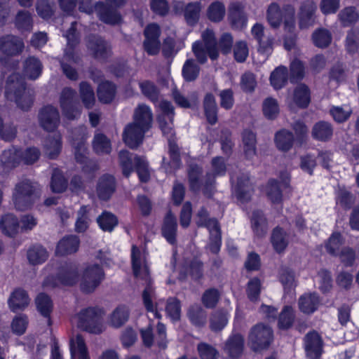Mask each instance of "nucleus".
I'll use <instances>...</instances> for the list:
<instances>
[{
    "label": "nucleus",
    "instance_id": "nucleus-49",
    "mask_svg": "<svg viewBox=\"0 0 359 359\" xmlns=\"http://www.w3.org/2000/svg\"><path fill=\"white\" fill-rule=\"evenodd\" d=\"M293 100L299 108L305 109L309 106L311 101L310 90L306 84L301 83L295 88Z\"/></svg>",
    "mask_w": 359,
    "mask_h": 359
},
{
    "label": "nucleus",
    "instance_id": "nucleus-24",
    "mask_svg": "<svg viewBox=\"0 0 359 359\" xmlns=\"http://www.w3.org/2000/svg\"><path fill=\"white\" fill-rule=\"evenodd\" d=\"M334 128L332 125L325 121H320L316 123L311 130L312 137L317 141L328 142L333 136Z\"/></svg>",
    "mask_w": 359,
    "mask_h": 359
},
{
    "label": "nucleus",
    "instance_id": "nucleus-47",
    "mask_svg": "<svg viewBox=\"0 0 359 359\" xmlns=\"http://www.w3.org/2000/svg\"><path fill=\"white\" fill-rule=\"evenodd\" d=\"M338 19L342 27H350L359 20V12L355 6H347L339 11Z\"/></svg>",
    "mask_w": 359,
    "mask_h": 359
},
{
    "label": "nucleus",
    "instance_id": "nucleus-61",
    "mask_svg": "<svg viewBox=\"0 0 359 359\" xmlns=\"http://www.w3.org/2000/svg\"><path fill=\"white\" fill-rule=\"evenodd\" d=\"M135 171L141 182L146 183L150 180L149 165L144 156H134Z\"/></svg>",
    "mask_w": 359,
    "mask_h": 359
},
{
    "label": "nucleus",
    "instance_id": "nucleus-32",
    "mask_svg": "<svg viewBox=\"0 0 359 359\" xmlns=\"http://www.w3.org/2000/svg\"><path fill=\"white\" fill-rule=\"evenodd\" d=\"M290 79L288 69L285 66L280 65L271 73L269 81L275 90L284 88Z\"/></svg>",
    "mask_w": 359,
    "mask_h": 359
},
{
    "label": "nucleus",
    "instance_id": "nucleus-19",
    "mask_svg": "<svg viewBox=\"0 0 359 359\" xmlns=\"http://www.w3.org/2000/svg\"><path fill=\"white\" fill-rule=\"evenodd\" d=\"M177 222L172 212L169 210L165 215L161 226V234L170 245L177 243Z\"/></svg>",
    "mask_w": 359,
    "mask_h": 359
},
{
    "label": "nucleus",
    "instance_id": "nucleus-31",
    "mask_svg": "<svg viewBox=\"0 0 359 359\" xmlns=\"http://www.w3.org/2000/svg\"><path fill=\"white\" fill-rule=\"evenodd\" d=\"M278 319L277 327L280 330H288L295 323L296 313L292 306L285 305L281 309Z\"/></svg>",
    "mask_w": 359,
    "mask_h": 359
},
{
    "label": "nucleus",
    "instance_id": "nucleus-16",
    "mask_svg": "<svg viewBox=\"0 0 359 359\" xmlns=\"http://www.w3.org/2000/svg\"><path fill=\"white\" fill-rule=\"evenodd\" d=\"M304 340L308 359H320L323 353V340L318 333L314 330L309 332Z\"/></svg>",
    "mask_w": 359,
    "mask_h": 359
},
{
    "label": "nucleus",
    "instance_id": "nucleus-13",
    "mask_svg": "<svg viewBox=\"0 0 359 359\" xmlns=\"http://www.w3.org/2000/svg\"><path fill=\"white\" fill-rule=\"evenodd\" d=\"M76 92L71 88H65L61 92L60 104L64 116L69 120L77 118L81 111L75 104L74 100Z\"/></svg>",
    "mask_w": 359,
    "mask_h": 359
},
{
    "label": "nucleus",
    "instance_id": "nucleus-62",
    "mask_svg": "<svg viewBox=\"0 0 359 359\" xmlns=\"http://www.w3.org/2000/svg\"><path fill=\"white\" fill-rule=\"evenodd\" d=\"M345 48L350 55H354L359 50V28H352L347 32Z\"/></svg>",
    "mask_w": 359,
    "mask_h": 359
},
{
    "label": "nucleus",
    "instance_id": "nucleus-21",
    "mask_svg": "<svg viewBox=\"0 0 359 359\" xmlns=\"http://www.w3.org/2000/svg\"><path fill=\"white\" fill-rule=\"evenodd\" d=\"M203 168L197 164L189 165L187 171L189 187L191 191L197 194L203 191L205 184V177H203Z\"/></svg>",
    "mask_w": 359,
    "mask_h": 359
},
{
    "label": "nucleus",
    "instance_id": "nucleus-27",
    "mask_svg": "<svg viewBox=\"0 0 359 359\" xmlns=\"http://www.w3.org/2000/svg\"><path fill=\"white\" fill-rule=\"evenodd\" d=\"M143 304L147 312L154 313V317L161 319L162 316L160 313L158 305V302L154 304L153 300L156 299L155 288L153 287V283L149 281L142 292Z\"/></svg>",
    "mask_w": 359,
    "mask_h": 359
},
{
    "label": "nucleus",
    "instance_id": "nucleus-29",
    "mask_svg": "<svg viewBox=\"0 0 359 359\" xmlns=\"http://www.w3.org/2000/svg\"><path fill=\"white\" fill-rule=\"evenodd\" d=\"M79 244L80 240L77 236H66L58 242L55 252L60 256L74 253L78 250Z\"/></svg>",
    "mask_w": 359,
    "mask_h": 359
},
{
    "label": "nucleus",
    "instance_id": "nucleus-5",
    "mask_svg": "<svg viewBox=\"0 0 359 359\" xmlns=\"http://www.w3.org/2000/svg\"><path fill=\"white\" fill-rule=\"evenodd\" d=\"M79 280L78 268L72 263L62 265L56 276H47L43 283V286L47 288H55L60 285H74Z\"/></svg>",
    "mask_w": 359,
    "mask_h": 359
},
{
    "label": "nucleus",
    "instance_id": "nucleus-35",
    "mask_svg": "<svg viewBox=\"0 0 359 359\" xmlns=\"http://www.w3.org/2000/svg\"><path fill=\"white\" fill-rule=\"evenodd\" d=\"M271 242L274 250L278 254L282 253L288 245V236L283 228L276 226L272 231Z\"/></svg>",
    "mask_w": 359,
    "mask_h": 359
},
{
    "label": "nucleus",
    "instance_id": "nucleus-50",
    "mask_svg": "<svg viewBox=\"0 0 359 359\" xmlns=\"http://www.w3.org/2000/svg\"><path fill=\"white\" fill-rule=\"evenodd\" d=\"M21 150L15 148L3 151L0 161L6 168H15L21 162Z\"/></svg>",
    "mask_w": 359,
    "mask_h": 359
},
{
    "label": "nucleus",
    "instance_id": "nucleus-7",
    "mask_svg": "<svg viewBox=\"0 0 359 359\" xmlns=\"http://www.w3.org/2000/svg\"><path fill=\"white\" fill-rule=\"evenodd\" d=\"M105 278L102 267L97 264L88 266L82 273L81 290L83 292L90 294L98 287Z\"/></svg>",
    "mask_w": 359,
    "mask_h": 359
},
{
    "label": "nucleus",
    "instance_id": "nucleus-39",
    "mask_svg": "<svg viewBox=\"0 0 359 359\" xmlns=\"http://www.w3.org/2000/svg\"><path fill=\"white\" fill-rule=\"evenodd\" d=\"M35 304L37 311L41 316L48 319V325H50V317L53 309L51 298L43 292L39 293L35 299Z\"/></svg>",
    "mask_w": 359,
    "mask_h": 359
},
{
    "label": "nucleus",
    "instance_id": "nucleus-34",
    "mask_svg": "<svg viewBox=\"0 0 359 359\" xmlns=\"http://www.w3.org/2000/svg\"><path fill=\"white\" fill-rule=\"evenodd\" d=\"M242 141L245 158L252 159L257 155L256 134L250 130H244L242 133Z\"/></svg>",
    "mask_w": 359,
    "mask_h": 359
},
{
    "label": "nucleus",
    "instance_id": "nucleus-52",
    "mask_svg": "<svg viewBox=\"0 0 359 359\" xmlns=\"http://www.w3.org/2000/svg\"><path fill=\"white\" fill-rule=\"evenodd\" d=\"M93 148L97 154H109L111 151L110 140L103 133H97L93 140Z\"/></svg>",
    "mask_w": 359,
    "mask_h": 359
},
{
    "label": "nucleus",
    "instance_id": "nucleus-23",
    "mask_svg": "<svg viewBox=\"0 0 359 359\" xmlns=\"http://www.w3.org/2000/svg\"><path fill=\"white\" fill-rule=\"evenodd\" d=\"M69 350L72 359H90L85 339L80 334L69 340Z\"/></svg>",
    "mask_w": 359,
    "mask_h": 359
},
{
    "label": "nucleus",
    "instance_id": "nucleus-22",
    "mask_svg": "<svg viewBox=\"0 0 359 359\" xmlns=\"http://www.w3.org/2000/svg\"><path fill=\"white\" fill-rule=\"evenodd\" d=\"M244 341V337L242 334H231L225 342L224 351L230 358H238L243 352Z\"/></svg>",
    "mask_w": 359,
    "mask_h": 359
},
{
    "label": "nucleus",
    "instance_id": "nucleus-11",
    "mask_svg": "<svg viewBox=\"0 0 359 359\" xmlns=\"http://www.w3.org/2000/svg\"><path fill=\"white\" fill-rule=\"evenodd\" d=\"M245 9V5L243 2L233 1L229 4L227 19L232 29L240 30L246 27L248 15Z\"/></svg>",
    "mask_w": 359,
    "mask_h": 359
},
{
    "label": "nucleus",
    "instance_id": "nucleus-51",
    "mask_svg": "<svg viewBox=\"0 0 359 359\" xmlns=\"http://www.w3.org/2000/svg\"><path fill=\"white\" fill-rule=\"evenodd\" d=\"M15 26L20 32H30L33 27V19L28 11H19L15 18Z\"/></svg>",
    "mask_w": 359,
    "mask_h": 359
},
{
    "label": "nucleus",
    "instance_id": "nucleus-4",
    "mask_svg": "<svg viewBox=\"0 0 359 359\" xmlns=\"http://www.w3.org/2000/svg\"><path fill=\"white\" fill-rule=\"evenodd\" d=\"M38 197L37 184L29 180L18 182L13 191V203L20 211L31 208Z\"/></svg>",
    "mask_w": 359,
    "mask_h": 359
},
{
    "label": "nucleus",
    "instance_id": "nucleus-25",
    "mask_svg": "<svg viewBox=\"0 0 359 359\" xmlns=\"http://www.w3.org/2000/svg\"><path fill=\"white\" fill-rule=\"evenodd\" d=\"M153 114L149 107L145 104H139L135 109L133 123L149 130L151 128Z\"/></svg>",
    "mask_w": 359,
    "mask_h": 359
},
{
    "label": "nucleus",
    "instance_id": "nucleus-46",
    "mask_svg": "<svg viewBox=\"0 0 359 359\" xmlns=\"http://www.w3.org/2000/svg\"><path fill=\"white\" fill-rule=\"evenodd\" d=\"M201 11V4L199 1L187 4L183 10L186 22L189 26H194L198 22Z\"/></svg>",
    "mask_w": 359,
    "mask_h": 359
},
{
    "label": "nucleus",
    "instance_id": "nucleus-30",
    "mask_svg": "<svg viewBox=\"0 0 359 359\" xmlns=\"http://www.w3.org/2000/svg\"><path fill=\"white\" fill-rule=\"evenodd\" d=\"M203 107L208 123L211 126L216 124L218 121V107L213 94L210 93L205 94L203 101Z\"/></svg>",
    "mask_w": 359,
    "mask_h": 359
},
{
    "label": "nucleus",
    "instance_id": "nucleus-37",
    "mask_svg": "<svg viewBox=\"0 0 359 359\" xmlns=\"http://www.w3.org/2000/svg\"><path fill=\"white\" fill-rule=\"evenodd\" d=\"M62 149V137L60 134L49 135L45 142L44 152L50 159H55Z\"/></svg>",
    "mask_w": 359,
    "mask_h": 359
},
{
    "label": "nucleus",
    "instance_id": "nucleus-55",
    "mask_svg": "<svg viewBox=\"0 0 359 359\" xmlns=\"http://www.w3.org/2000/svg\"><path fill=\"white\" fill-rule=\"evenodd\" d=\"M262 283L258 277H253L246 285L245 292L248 299L252 302H257L260 299Z\"/></svg>",
    "mask_w": 359,
    "mask_h": 359
},
{
    "label": "nucleus",
    "instance_id": "nucleus-54",
    "mask_svg": "<svg viewBox=\"0 0 359 359\" xmlns=\"http://www.w3.org/2000/svg\"><path fill=\"white\" fill-rule=\"evenodd\" d=\"M305 65L299 59H294L290 64V81L291 83H297L302 81L305 76Z\"/></svg>",
    "mask_w": 359,
    "mask_h": 359
},
{
    "label": "nucleus",
    "instance_id": "nucleus-64",
    "mask_svg": "<svg viewBox=\"0 0 359 359\" xmlns=\"http://www.w3.org/2000/svg\"><path fill=\"white\" fill-rule=\"evenodd\" d=\"M119 165L122 169L123 175L128 177L133 171V154L128 150H121L118 153Z\"/></svg>",
    "mask_w": 359,
    "mask_h": 359
},
{
    "label": "nucleus",
    "instance_id": "nucleus-3",
    "mask_svg": "<svg viewBox=\"0 0 359 359\" xmlns=\"http://www.w3.org/2000/svg\"><path fill=\"white\" fill-rule=\"evenodd\" d=\"M23 41L14 35H6L0 37V52L4 56L0 57L1 63L10 69L18 68L19 61L11 59L19 55L24 49Z\"/></svg>",
    "mask_w": 359,
    "mask_h": 359
},
{
    "label": "nucleus",
    "instance_id": "nucleus-14",
    "mask_svg": "<svg viewBox=\"0 0 359 359\" xmlns=\"http://www.w3.org/2000/svg\"><path fill=\"white\" fill-rule=\"evenodd\" d=\"M148 130L135 123H128L123 132V140L130 149H137L143 142L145 133Z\"/></svg>",
    "mask_w": 359,
    "mask_h": 359
},
{
    "label": "nucleus",
    "instance_id": "nucleus-48",
    "mask_svg": "<svg viewBox=\"0 0 359 359\" xmlns=\"http://www.w3.org/2000/svg\"><path fill=\"white\" fill-rule=\"evenodd\" d=\"M43 65L35 57H29L25 62L24 74L29 79H36L42 72Z\"/></svg>",
    "mask_w": 359,
    "mask_h": 359
},
{
    "label": "nucleus",
    "instance_id": "nucleus-41",
    "mask_svg": "<svg viewBox=\"0 0 359 359\" xmlns=\"http://www.w3.org/2000/svg\"><path fill=\"white\" fill-rule=\"evenodd\" d=\"M116 86L112 82L106 81L99 84L97 88V97L100 102L111 103L115 97Z\"/></svg>",
    "mask_w": 359,
    "mask_h": 359
},
{
    "label": "nucleus",
    "instance_id": "nucleus-10",
    "mask_svg": "<svg viewBox=\"0 0 359 359\" xmlns=\"http://www.w3.org/2000/svg\"><path fill=\"white\" fill-rule=\"evenodd\" d=\"M284 29L288 32L283 37L284 47L287 50H291L296 46L297 39L295 30V10L294 6L290 4L284 6Z\"/></svg>",
    "mask_w": 359,
    "mask_h": 359
},
{
    "label": "nucleus",
    "instance_id": "nucleus-43",
    "mask_svg": "<svg viewBox=\"0 0 359 359\" xmlns=\"http://www.w3.org/2000/svg\"><path fill=\"white\" fill-rule=\"evenodd\" d=\"M294 140L293 133L286 129H282L275 135L274 141L276 147L282 151L290 150L293 146Z\"/></svg>",
    "mask_w": 359,
    "mask_h": 359
},
{
    "label": "nucleus",
    "instance_id": "nucleus-6",
    "mask_svg": "<svg viewBox=\"0 0 359 359\" xmlns=\"http://www.w3.org/2000/svg\"><path fill=\"white\" fill-rule=\"evenodd\" d=\"M102 311L97 307L82 309L78 313V327L88 332L100 334L102 332Z\"/></svg>",
    "mask_w": 359,
    "mask_h": 359
},
{
    "label": "nucleus",
    "instance_id": "nucleus-28",
    "mask_svg": "<svg viewBox=\"0 0 359 359\" xmlns=\"http://www.w3.org/2000/svg\"><path fill=\"white\" fill-rule=\"evenodd\" d=\"M131 263L133 274L135 277L145 280L147 284L152 280L149 276V269L145 266L142 269L141 252L135 245H133L131 250Z\"/></svg>",
    "mask_w": 359,
    "mask_h": 359
},
{
    "label": "nucleus",
    "instance_id": "nucleus-53",
    "mask_svg": "<svg viewBox=\"0 0 359 359\" xmlns=\"http://www.w3.org/2000/svg\"><path fill=\"white\" fill-rule=\"evenodd\" d=\"M97 222L102 231L111 232L118 225V221L114 214L104 210L97 218Z\"/></svg>",
    "mask_w": 359,
    "mask_h": 359
},
{
    "label": "nucleus",
    "instance_id": "nucleus-15",
    "mask_svg": "<svg viewBox=\"0 0 359 359\" xmlns=\"http://www.w3.org/2000/svg\"><path fill=\"white\" fill-rule=\"evenodd\" d=\"M41 126L46 131H54L60 123V114L57 109L52 105L43 107L39 113Z\"/></svg>",
    "mask_w": 359,
    "mask_h": 359
},
{
    "label": "nucleus",
    "instance_id": "nucleus-59",
    "mask_svg": "<svg viewBox=\"0 0 359 359\" xmlns=\"http://www.w3.org/2000/svg\"><path fill=\"white\" fill-rule=\"evenodd\" d=\"M313 44L320 48H325L332 42V34L326 29L319 28L315 30L311 36Z\"/></svg>",
    "mask_w": 359,
    "mask_h": 359
},
{
    "label": "nucleus",
    "instance_id": "nucleus-57",
    "mask_svg": "<svg viewBox=\"0 0 359 359\" xmlns=\"http://www.w3.org/2000/svg\"><path fill=\"white\" fill-rule=\"evenodd\" d=\"M226 13L224 4L219 1H214L210 4L207 9V18L212 22H221Z\"/></svg>",
    "mask_w": 359,
    "mask_h": 359
},
{
    "label": "nucleus",
    "instance_id": "nucleus-1",
    "mask_svg": "<svg viewBox=\"0 0 359 359\" xmlns=\"http://www.w3.org/2000/svg\"><path fill=\"white\" fill-rule=\"evenodd\" d=\"M5 96L8 100H13L23 111H28L34 102L33 91L27 89L26 83L19 74H12L8 77Z\"/></svg>",
    "mask_w": 359,
    "mask_h": 359
},
{
    "label": "nucleus",
    "instance_id": "nucleus-18",
    "mask_svg": "<svg viewBox=\"0 0 359 359\" xmlns=\"http://www.w3.org/2000/svg\"><path fill=\"white\" fill-rule=\"evenodd\" d=\"M29 303L30 298L27 292L21 287L15 288L8 299V307L13 313L24 311Z\"/></svg>",
    "mask_w": 359,
    "mask_h": 359
},
{
    "label": "nucleus",
    "instance_id": "nucleus-8",
    "mask_svg": "<svg viewBox=\"0 0 359 359\" xmlns=\"http://www.w3.org/2000/svg\"><path fill=\"white\" fill-rule=\"evenodd\" d=\"M211 165L212 172H208L205 175V184L203 189V194L208 198H211L215 192L216 176L224 175L226 171V164L223 157L216 156L212 159Z\"/></svg>",
    "mask_w": 359,
    "mask_h": 359
},
{
    "label": "nucleus",
    "instance_id": "nucleus-12",
    "mask_svg": "<svg viewBox=\"0 0 359 359\" xmlns=\"http://www.w3.org/2000/svg\"><path fill=\"white\" fill-rule=\"evenodd\" d=\"M317 5L313 0H305L299 6L297 13L300 29H306L314 25L316 20Z\"/></svg>",
    "mask_w": 359,
    "mask_h": 359
},
{
    "label": "nucleus",
    "instance_id": "nucleus-63",
    "mask_svg": "<svg viewBox=\"0 0 359 359\" xmlns=\"http://www.w3.org/2000/svg\"><path fill=\"white\" fill-rule=\"evenodd\" d=\"M228 323V313L224 310L213 312L210 319V327L214 332L222 330Z\"/></svg>",
    "mask_w": 359,
    "mask_h": 359
},
{
    "label": "nucleus",
    "instance_id": "nucleus-20",
    "mask_svg": "<svg viewBox=\"0 0 359 359\" xmlns=\"http://www.w3.org/2000/svg\"><path fill=\"white\" fill-rule=\"evenodd\" d=\"M96 9L99 19L106 24L115 25L119 24L122 20L120 13L113 6L99 2L96 5Z\"/></svg>",
    "mask_w": 359,
    "mask_h": 359
},
{
    "label": "nucleus",
    "instance_id": "nucleus-36",
    "mask_svg": "<svg viewBox=\"0 0 359 359\" xmlns=\"http://www.w3.org/2000/svg\"><path fill=\"white\" fill-rule=\"evenodd\" d=\"M187 317L191 323L197 327H203L207 321V312L197 304L191 305L187 311Z\"/></svg>",
    "mask_w": 359,
    "mask_h": 359
},
{
    "label": "nucleus",
    "instance_id": "nucleus-58",
    "mask_svg": "<svg viewBox=\"0 0 359 359\" xmlns=\"http://www.w3.org/2000/svg\"><path fill=\"white\" fill-rule=\"evenodd\" d=\"M129 310L123 305L117 306L110 316V323L112 327L118 328L123 326L128 320Z\"/></svg>",
    "mask_w": 359,
    "mask_h": 359
},
{
    "label": "nucleus",
    "instance_id": "nucleus-9",
    "mask_svg": "<svg viewBox=\"0 0 359 359\" xmlns=\"http://www.w3.org/2000/svg\"><path fill=\"white\" fill-rule=\"evenodd\" d=\"M86 46L97 60L105 62L111 55V46L100 35L90 34L86 39Z\"/></svg>",
    "mask_w": 359,
    "mask_h": 359
},
{
    "label": "nucleus",
    "instance_id": "nucleus-26",
    "mask_svg": "<svg viewBox=\"0 0 359 359\" xmlns=\"http://www.w3.org/2000/svg\"><path fill=\"white\" fill-rule=\"evenodd\" d=\"M320 303V299L317 293L304 294L299 298L298 306L301 312L311 315L318 310Z\"/></svg>",
    "mask_w": 359,
    "mask_h": 359
},
{
    "label": "nucleus",
    "instance_id": "nucleus-45",
    "mask_svg": "<svg viewBox=\"0 0 359 359\" xmlns=\"http://www.w3.org/2000/svg\"><path fill=\"white\" fill-rule=\"evenodd\" d=\"M27 259L32 265L41 264L48 257V253L41 245H34L27 250Z\"/></svg>",
    "mask_w": 359,
    "mask_h": 359
},
{
    "label": "nucleus",
    "instance_id": "nucleus-38",
    "mask_svg": "<svg viewBox=\"0 0 359 359\" xmlns=\"http://www.w3.org/2000/svg\"><path fill=\"white\" fill-rule=\"evenodd\" d=\"M203 47L205 48L208 56L212 60L217 59L219 51L215 33L212 29H207L202 33Z\"/></svg>",
    "mask_w": 359,
    "mask_h": 359
},
{
    "label": "nucleus",
    "instance_id": "nucleus-44",
    "mask_svg": "<svg viewBox=\"0 0 359 359\" xmlns=\"http://www.w3.org/2000/svg\"><path fill=\"white\" fill-rule=\"evenodd\" d=\"M0 226L2 232L10 236L13 237L20 228L18 218L13 214H6L1 217Z\"/></svg>",
    "mask_w": 359,
    "mask_h": 359
},
{
    "label": "nucleus",
    "instance_id": "nucleus-56",
    "mask_svg": "<svg viewBox=\"0 0 359 359\" xmlns=\"http://www.w3.org/2000/svg\"><path fill=\"white\" fill-rule=\"evenodd\" d=\"M79 93L84 107L87 109L93 108L95 102V97L93 88L88 82L80 83Z\"/></svg>",
    "mask_w": 359,
    "mask_h": 359
},
{
    "label": "nucleus",
    "instance_id": "nucleus-60",
    "mask_svg": "<svg viewBox=\"0 0 359 359\" xmlns=\"http://www.w3.org/2000/svg\"><path fill=\"white\" fill-rule=\"evenodd\" d=\"M200 70V67L193 59H188L183 65L182 74L186 81L191 82L198 77Z\"/></svg>",
    "mask_w": 359,
    "mask_h": 359
},
{
    "label": "nucleus",
    "instance_id": "nucleus-40",
    "mask_svg": "<svg viewBox=\"0 0 359 359\" xmlns=\"http://www.w3.org/2000/svg\"><path fill=\"white\" fill-rule=\"evenodd\" d=\"M196 225L198 227H206L210 231L218 232L219 231V224L215 218H210L209 212L205 207H201L198 211Z\"/></svg>",
    "mask_w": 359,
    "mask_h": 359
},
{
    "label": "nucleus",
    "instance_id": "nucleus-17",
    "mask_svg": "<svg viewBox=\"0 0 359 359\" xmlns=\"http://www.w3.org/2000/svg\"><path fill=\"white\" fill-rule=\"evenodd\" d=\"M116 189L115 177L109 174L102 175L97 183L96 192L100 200L109 201Z\"/></svg>",
    "mask_w": 359,
    "mask_h": 359
},
{
    "label": "nucleus",
    "instance_id": "nucleus-2",
    "mask_svg": "<svg viewBox=\"0 0 359 359\" xmlns=\"http://www.w3.org/2000/svg\"><path fill=\"white\" fill-rule=\"evenodd\" d=\"M273 341L274 334L272 327L263 323L253 325L248 336V345L255 353L269 349Z\"/></svg>",
    "mask_w": 359,
    "mask_h": 359
},
{
    "label": "nucleus",
    "instance_id": "nucleus-42",
    "mask_svg": "<svg viewBox=\"0 0 359 359\" xmlns=\"http://www.w3.org/2000/svg\"><path fill=\"white\" fill-rule=\"evenodd\" d=\"M284 6L281 10L277 3H271L266 11L267 21L273 28L277 29L284 22Z\"/></svg>",
    "mask_w": 359,
    "mask_h": 359
},
{
    "label": "nucleus",
    "instance_id": "nucleus-33",
    "mask_svg": "<svg viewBox=\"0 0 359 359\" xmlns=\"http://www.w3.org/2000/svg\"><path fill=\"white\" fill-rule=\"evenodd\" d=\"M251 226L256 236L262 238L266 234L268 223L262 211L257 210L252 212Z\"/></svg>",
    "mask_w": 359,
    "mask_h": 359
}]
</instances>
